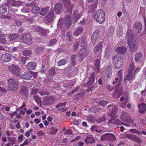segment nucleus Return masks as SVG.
<instances>
[{
    "label": "nucleus",
    "mask_w": 146,
    "mask_h": 146,
    "mask_svg": "<svg viewBox=\"0 0 146 146\" xmlns=\"http://www.w3.org/2000/svg\"><path fill=\"white\" fill-rule=\"evenodd\" d=\"M94 17L96 21L100 24L102 23L105 19L104 12L102 10H98L94 14Z\"/></svg>",
    "instance_id": "1"
},
{
    "label": "nucleus",
    "mask_w": 146,
    "mask_h": 146,
    "mask_svg": "<svg viewBox=\"0 0 146 146\" xmlns=\"http://www.w3.org/2000/svg\"><path fill=\"white\" fill-rule=\"evenodd\" d=\"M113 62L115 67L117 68H121L123 65V61L121 57L118 54L115 55L113 58Z\"/></svg>",
    "instance_id": "2"
},
{
    "label": "nucleus",
    "mask_w": 146,
    "mask_h": 146,
    "mask_svg": "<svg viewBox=\"0 0 146 146\" xmlns=\"http://www.w3.org/2000/svg\"><path fill=\"white\" fill-rule=\"evenodd\" d=\"M138 42V41L136 37H135V38H131V39H129L128 44L129 49L131 52H133L137 51Z\"/></svg>",
    "instance_id": "3"
},
{
    "label": "nucleus",
    "mask_w": 146,
    "mask_h": 146,
    "mask_svg": "<svg viewBox=\"0 0 146 146\" xmlns=\"http://www.w3.org/2000/svg\"><path fill=\"white\" fill-rule=\"evenodd\" d=\"M64 20L63 18H61L59 20L58 24V27L60 28L61 27L62 25H64L66 28H68L71 25V19L70 16L69 15H67L66 16L65 22L62 24V22Z\"/></svg>",
    "instance_id": "4"
},
{
    "label": "nucleus",
    "mask_w": 146,
    "mask_h": 146,
    "mask_svg": "<svg viewBox=\"0 0 146 146\" xmlns=\"http://www.w3.org/2000/svg\"><path fill=\"white\" fill-rule=\"evenodd\" d=\"M8 68L10 71L13 73L14 75L17 76H19L21 69L18 66L15 64H12L9 65Z\"/></svg>",
    "instance_id": "5"
},
{
    "label": "nucleus",
    "mask_w": 146,
    "mask_h": 146,
    "mask_svg": "<svg viewBox=\"0 0 146 146\" xmlns=\"http://www.w3.org/2000/svg\"><path fill=\"white\" fill-rule=\"evenodd\" d=\"M9 84L8 89L10 91H14L16 90L18 87V83L17 81L10 78L8 80Z\"/></svg>",
    "instance_id": "6"
},
{
    "label": "nucleus",
    "mask_w": 146,
    "mask_h": 146,
    "mask_svg": "<svg viewBox=\"0 0 146 146\" xmlns=\"http://www.w3.org/2000/svg\"><path fill=\"white\" fill-rule=\"evenodd\" d=\"M108 108L109 110V116L111 118L116 117L117 116L116 113L117 110V107L113 105H110L108 106Z\"/></svg>",
    "instance_id": "7"
},
{
    "label": "nucleus",
    "mask_w": 146,
    "mask_h": 146,
    "mask_svg": "<svg viewBox=\"0 0 146 146\" xmlns=\"http://www.w3.org/2000/svg\"><path fill=\"white\" fill-rule=\"evenodd\" d=\"M120 119L123 121L127 122L128 123H133L134 121L131 119V117L126 112H124L122 113Z\"/></svg>",
    "instance_id": "8"
},
{
    "label": "nucleus",
    "mask_w": 146,
    "mask_h": 146,
    "mask_svg": "<svg viewBox=\"0 0 146 146\" xmlns=\"http://www.w3.org/2000/svg\"><path fill=\"white\" fill-rule=\"evenodd\" d=\"M21 40L25 43L30 44L31 42V39L30 38V35L29 34H22L20 36Z\"/></svg>",
    "instance_id": "9"
},
{
    "label": "nucleus",
    "mask_w": 146,
    "mask_h": 146,
    "mask_svg": "<svg viewBox=\"0 0 146 146\" xmlns=\"http://www.w3.org/2000/svg\"><path fill=\"white\" fill-rule=\"evenodd\" d=\"M78 55L79 57V60L81 62L88 55V53L86 52V49L85 48H83L80 49L78 52Z\"/></svg>",
    "instance_id": "10"
},
{
    "label": "nucleus",
    "mask_w": 146,
    "mask_h": 146,
    "mask_svg": "<svg viewBox=\"0 0 146 146\" xmlns=\"http://www.w3.org/2000/svg\"><path fill=\"white\" fill-rule=\"evenodd\" d=\"M142 28V25L140 22H136L133 25V30L136 34L141 33Z\"/></svg>",
    "instance_id": "11"
},
{
    "label": "nucleus",
    "mask_w": 146,
    "mask_h": 146,
    "mask_svg": "<svg viewBox=\"0 0 146 146\" xmlns=\"http://www.w3.org/2000/svg\"><path fill=\"white\" fill-rule=\"evenodd\" d=\"M54 100L52 96L45 97L44 98L43 104L44 105H49L52 104Z\"/></svg>",
    "instance_id": "12"
},
{
    "label": "nucleus",
    "mask_w": 146,
    "mask_h": 146,
    "mask_svg": "<svg viewBox=\"0 0 146 146\" xmlns=\"http://www.w3.org/2000/svg\"><path fill=\"white\" fill-rule=\"evenodd\" d=\"M1 61L4 62H9L11 60V56L7 53L4 54L1 56Z\"/></svg>",
    "instance_id": "13"
},
{
    "label": "nucleus",
    "mask_w": 146,
    "mask_h": 146,
    "mask_svg": "<svg viewBox=\"0 0 146 146\" xmlns=\"http://www.w3.org/2000/svg\"><path fill=\"white\" fill-rule=\"evenodd\" d=\"M100 35V31L98 30H96L92 34L91 37L92 42L94 43L96 42L99 38Z\"/></svg>",
    "instance_id": "14"
},
{
    "label": "nucleus",
    "mask_w": 146,
    "mask_h": 146,
    "mask_svg": "<svg viewBox=\"0 0 146 146\" xmlns=\"http://www.w3.org/2000/svg\"><path fill=\"white\" fill-rule=\"evenodd\" d=\"M111 68L110 67H108L103 72L102 74L105 78H109L111 74Z\"/></svg>",
    "instance_id": "15"
},
{
    "label": "nucleus",
    "mask_w": 146,
    "mask_h": 146,
    "mask_svg": "<svg viewBox=\"0 0 146 146\" xmlns=\"http://www.w3.org/2000/svg\"><path fill=\"white\" fill-rule=\"evenodd\" d=\"M117 77L115 78V81L113 83V84H114L118 82V84H120V82L122 81V79L123 78L122 76V71L121 70H120L118 72V74L117 75Z\"/></svg>",
    "instance_id": "16"
},
{
    "label": "nucleus",
    "mask_w": 146,
    "mask_h": 146,
    "mask_svg": "<svg viewBox=\"0 0 146 146\" xmlns=\"http://www.w3.org/2000/svg\"><path fill=\"white\" fill-rule=\"evenodd\" d=\"M127 51V48L124 46H119L117 47L115 50V52L117 53L124 54Z\"/></svg>",
    "instance_id": "17"
},
{
    "label": "nucleus",
    "mask_w": 146,
    "mask_h": 146,
    "mask_svg": "<svg viewBox=\"0 0 146 146\" xmlns=\"http://www.w3.org/2000/svg\"><path fill=\"white\" fill-rule=\"evenodd\" d=\"M95 73L94 72H92L89 75L88 77L89 80L87 83V85L89 86L92 85L94 83V81L95 80L94 77Z\"/></svg>",
    "instance_id": "18"
},
{
    "label": "nucleus",
    "mask_w": 146,
    "mask_h": 146,
    "mask_svg": "<svg viewBox=\"0 0 146 146\" xmlns=\"http://www.w3.org/2000/svg\"><path fill=\"white\" fill-rule=\"evenodd\" d=\"M33 74L32 71H28L25 72L21 75V77L26 79H30L31 78Z\"/></svg>",
    "instance_id": "19"
},
{
    "label": "nucleus",
    "mask_w": 146,
    "mask_h": 146,
    "mask_svg": "<svg viewBox=\"0 0 146 146\" xmlns=\"http://www.w3.org/2000/svg\"><path fill=\"white\" fill-rule=\"evenodd\" d=\"M36 30L39 33V35L40 36H46L47 34V31L46 30L44 29L43 28L38 27L36 28Z\"/></svg>",
    "instance_id": "20"
},
{
    "label": "nucleus",
    "mask_w": 146,
    "mask_h": 146,
    "mask_svg": "<svg viewBox=\"0 0 146 146\" xmlns=\"http://www.w3.org/2000/svg\"><path fill=\"white\" fill-rule=\"evenodd\" d=\"M54 12L53 10H51L49 13L46 16V20L49 22L52 21L53 18Z\"/></svg>",
    "instance_id": "21"
},
{
    "label": "nucleus",
    "mask_w": 146,
    "mask_h": 146,
    "mask_svg": "<svg viewBox=\"0 0 146 146\" xmlns=\"http://www.w3.org/2000/svg\"><path fill=\"white\" fill-rule=\"evenodd\" d=\"M36 65L34 62H31L28 63L26 66V68L28 70H33L36 67Z\"/></svg>",
    "instance_id": "22"
},
{
    "label": "nucleus",
    "mask_w": 146,
    "mask_h": 146,
    "mask_svg": "<svg viewBox=\"0 0 146 146\" xmlns=\"http://www.w3.org/2000/svg\"><path fill=\"white\" fill-rule=\"evenodd\" d=\"M62 8V5L61 4L57 3L54 7V10L56 13L58 14L60 13L61 11Z\"/></svg>",
    "instance_id": "23"
},
{
    "label": "nucleus",
    "mask_w": 146,
    "mask_h": 146,
    "mask_svg": "<svg viewBox=\"0 0 146 146\" xmlns=\"http://www.w3.org/2000/svg\"><path fill=\"white\" fill-rule=\"evenodd\" d=\"M138 107L139 109V112L141 113H144L146 111V105L145 103H141L138 105Z\"/></svg>",
    "instance_id": "24"
},
{
    "label": "nucleus",
    "mask_w": 146,
    "mask_h": 146,
    "mask_svg": "<svg viewBox=\"0 0 146 146\" xmlns=\"http://www.w3.org/2000/svg\"><path fill=\"white\" fill-rule=\"evenodd\" d=\"M100 61L99 59H96L95 62V71L96 73H98L100 71V68L99 67V64Z\"/></svg>",
    "instance_id": "25"
},
{
    "label": "nucleus",
    "mask_w": 146,
    "mask_h": 146,
    "mask_svg": "<svg viewBox=\"0 0 146 146\" xmlns=\"http://www.w3.org/2000/svg\"><path fill=\"white\" fill-rule=\"evenodd\" d=\"M21 92L26 97L28 94L29 90L28 88L26 87L23 86L21 87Z\"/></svg>",
    "instance_id": "26"
},
{
    "label": "nucleus",
    "mask_w": 146,
    "mask_h": 146,
    "mask_svg": "<svg viewBox=\"0 0 146 146\" xmlns=\"http://www.w3.org/2000/svg\"><path fill=\"white\" fill-rule=\"evenodd\" d=\"M10 2H11V4L12 7L14 6L17 7H18L22 5V4L23 3V2L20 1H15L11 0Z\"/></svg>",
    "instance_id": "27"
},
{
    "label": "nucleus",
    "mask_w": 146,
    "mask_h": 146,
    "mask_svg": "<svg viewBox=\"0 0 146 146\" xmlns=\"http://www.w3.org/2000/svg\"><path fill=\"white\" fill-rule=\"evenodd\" d=\"M135 64L133 62H131L130 63L129 67V69L128 71V73H133L134 71V70L135 68Z\"/></svg>",
    "instance_id": "28"
},
{
    "label": "nucleus",
    "mask_w": 146,
    "mask_h": 146,
    "mask_svg": "<svg viewBox=\"0 0 146 146\" xmlns=\"http://www.w3.org/2000/svg\"><path fill=\"white\" fill-rule=\"evenodd\" d=\"M19 35L17 34H14L11 35L9 37L8 39L10 41H14L18 38Z\"/></svg>",
    "instance_id": "29"
},
{
    "label": "nucleus",
    "mask_w": 146,
    "mask_h": 146,
    "mask_svg": "<svg viewBox=\"0 0 146 146\" xmlns=\"http://www.w3.org/2000/svg\"><path fill=\"white\" fill-rule=\"evenodd\" d=\"M112 52V50L111 48H107L105 51L104 56L106 58L109 57Z\"/></svg>",
    "instance_id": "30"
},
{
    "label": "nucleus",
    "mask_w": 146,
    "mask_h": 146,
    "mask_svg": "<svg viewBox=\"0 0 146 146\" xmlns=\"http://www.w3.org/2000/svg\"><path fill=\"white\" fill-rule=\"evenodd\" d=\"M133 73H128L125 76L124 79L125 80H133V78L134 75L133 74Z\"/></svg>",
    "instance_id": "31"
},
{
    "label": "nucleus",
    "mask_w": 146,
    "mask_h": 146,
    "mask_svg": "<svg viewBox=\"0 0 146 146\" xmlns=\"http://www.w3.org/2000/svg\"><path fill=\"white\" fill-rule=\"evenodd\" d=\"M75 84V82L74 81L71 82L70 83H65L64 84V86L67 88H71L73 87Z\"/></svg>",
    "instance_id": "32"
},
{
    "label": "nucleus",
    "mask_w": 146,
    "mask_h": 146,
    "mask_svg": "<svg viewBox=\"0 0 146 146\" xmlns=\"http://www.w3.org/2000/svg\"><path fill=\"white\" fill-rule=\"evenodd\" d=\"M73 14L75 17V22H76L80 17V13H79L78 11L76 10L74 12Z\"/></svg>",
    "instance_id": "33"
},
{
    "label": "nucleus",
    "mask_w": 146,
    "mask_h": 146,
    "mask_svg": "<svg viewBox=\"0 0 146 146\" xmlns=\"http://www.w3.org/2000/svg\"><path fill=\"white\" fill-rule=\"evenodd\" d=\"M142 55L140 52L137 53L135 55V61H139L141 60Z\"/></svg>",
    "instance_id": "34"
},
{
    "label": "nucleus",
    "mask_w": 146,
    "mask_h": 146,
    "mask_svg": "<svg viewBox=\"0 0 146 146\" xmlns=\"http://www.w3.org/2000/svg\"><path fill=\"white\" fill-rule=\"evenodd\" d=\"M87 46L86 40L85 38H82L81 42V47L86 48Z\"/></svg>",
    "instance_id": "35"
},
{
    "label": "nucleus",
    "mask_w": 146,
    "mask_h": 146,
    "mask_svg": "<svg viewBox=\"0 0 146 146\" xmlns=\"http://www.w3.org/2000/svg\"><path fill=\"white\" fill-rule=\"evenodd\" d=\"M102 44L101 43L98 44L95 47L94 49V52L95 53L98 52L102 48Z\"/></svg>",
    "instance_id": "36"
},
{
    "label": "nucleus",
    "mask_w": 146,
    "mask_h": 146,
    "mask_svg": "<svg viewBox=\"0 0 146 146\" xmlns=\"http://www.w3.org/2000/svg\"><path fill=\"white\" fill-rule=\"evenodd\" d=\"M132 35V32L131 30L129 29L128 30L127 33L126 34V35L128 37L127 39L128 40L129 39H131V38H135V37L134 38L131 35Z\"/></svg>",
    "instance_id": "37"
},
{
    "label": "nucleus",
    "mask_w": 146,
    "mask_h": 146,
    "mask_svg": "<svg viewBox=\"0 0 146 146\" xmlns=\"http://www.w3.org/2000/svg\"><path fill=\"white\" fill-rule=\"evenodd\" d=\"M7 8L5 6H0V14H4L7 12Z\"/></svg>",
    "instance_id": "38"
},
{
    "label": "nucleus",
    "mask_w": 146,
    "mask_h": 146,
    "mask_svg": "<svg viewBox=\"0 0 146 146\" xmlns=\"http://www.w3.org/2000/svg\"><path fill=\"white\" fill-rule=\"evenodd\" d=\"M82 31L83 29L82 28L79 27L74 32V35L76 36H78L82 32Z\"/></svg>",
    "instance_id": "39"
},
{
    "label": "nucleus",
    "mask_w": 146,
    "mask_h": 146,
    "mask_svg": "<svg viewBox=\"0 0 146 146\" xmlns=\"http://www.w3.org/2000/svg\"><path fill=\"white\" fill-rule=\"evenodd\" d=\"M48 10V9L46 8H44L41 9V11L40 13V15L44 16L46 15Z\"/></svg>",
    "instance_id": "40"
},
{
    "label": "nucleus",
    "mask_w": 146,
    "mask_h": 146,
    "mask_svg": "<svg viewBox=\"0 0 146 146\" xmlns=\"http://www.w3.org/2000/svg\"><path fill=\"white\" fill-rule=\"evenodd\" d=\"M40 11L39 8L37 6L33 7L32 9V11L33 13L35 14L39 12Z\"/></svg>",
    "instance_id": "41"
},
{
    "label": "nucleus",
    "mask_w": 146,
    "mask_h": 146,
    "mask_svg": "<svg viewBox=\"0 0 146 146\" xmlns=\"http://www.w3.org/2000/svg\"><path fill=\"white\" fill-rule=\"evenodd\" d=\"M85 141L86 143H90L92 144L94 142V140L92 137H88L85 140Z\"/></svg>",
    "instance_id": "42"
},
{
    "label": "nucleus",
    "mask_w": 146,
    "mask_h": 146,
    "mask_svg": "<svg viewBox=\"0 0 146 146\" xmlns=\"http://www.w3.org/2000/svg\"><path fill=\"white\" fill-rule=\"evenodd\" d=\"M117 34L118 36H121L123 34V31L121 27H117L116 30Z\"/></svg>",
    "instance_id": "43"
},
{
    "label": "nucleus",
    "mask_w": 146,
    "mask_h": 146,
    "mask_svg": "<svg viewBox=\"0 0 146 146\" xmlns=\"http://www.w3.org/2000/svg\"><path fill=\"white\" fill-rule=\"evenodd\" d=\"M67 63V61L64 59H62L60 60L58 63V66H60L62 65H64Z\"/></svg>",
    "instance_id": "44"
},
{
    "label": "nucleus",
    "mask_w": 146,
    "mask_h": 146,
    "mask_svg": "<svg viewBox=\"0 0 146 146\" xmlns=\"http://www.w3.org/2000/svg\"><path fill=\"white\" fill-rule=\"evenodd\" d=\"M98 3L97 1L94 3V4H93L92 6L90 7V11L91 12L93 13L95 11L97 7Z\"/></svg>",
    "instance_id": "45"
},
{
    "label": "nucleus",
    "mask_w": 146,
    "mask_h": 146,
    "mask_svg": "<svg viewBox=\"0 0 146 146\" xmlns=\"http://www.w3.org/2000/svg\"><path fill=\"white\" fill-rule=\"evenodd\" d=\"M17 16H18V19L22 20H27L28 18L27 17L24 15H17Z\"/></svg>",
    "instance_id": "46"
},
{
    "label": "nucleus",
    "mask_w": 146,
    "mask_h": 146,
    "mask_svg": "<svg viewBox=\"0 0 146 146\" xmlns=\"http://www.w3.org/2000/svg\"><path fill=\"white\" fill-rule=\"evenodd\" d=\"M66 39L68 40H70L72 38V36L70 32H68L66 34Z\"/></svg>",
    "instance_id": "47"
},
{
    "label": "nucleus",
    "mask_w": 146,
    "mask_h": 146,
    "mask_svg": "<svg viewBox=\"0 0 146 146\" xmlns=\"http://www.w3.org/2000/svg\"><path fill=\"white\" fill-rule=\"evenodd\" d=\"M109 133H105L102 135L101 139L102 140H108Z\"/></svg>",
    "instance_id": "48"
},
{
    "label": "nucleus",
    "mask_w": 146,
    "mask_h": 146,
    "mask_svg": "<svg viewBox=\"0 0 146 146\" xmlns=\"http://www.w3.org/2000/svg\"><path fill=\"white\" fill-rule=\"evenodd\" d=\"M90 111L93 113H96L99 111V110L96 107H92L89 108Z\"/></svg>",
    "instance_id": "49"
},
{
    "label": "nucleus",
    "mask_w": 146,
    "mask_h": 146,
    "mask_svg": "<svg viewBox=\"0 0 146 146\" xmlns=\"http://www.w3.org/2000/svg\"><path fill=\"white\" fill-rule=\"evenodd\" d=\"M23 54L25 56H27L30 55L31 54V51L29 50H25L23 51Z\"/></svg>",
    "instance_id": "50"
},
{
    "label": "nucleus",
    "mask_w": 146,
    "mask_h": 146,
    "mask_svg": "<svg viewBox=\"0 0 146 146\" xmlns=\"http://www.w3.org/2000/svg\"><path fill=\"white\" fill-rule=\"evenodd\" d=\"M108 140L112 141L115 140L116 139L113 135L111 133H109Z\"/></svg>",
    "instance_id": "51"
},
{
    "label": "nucleus",
    "mask_w": 146,
    "mask_h": 146,
    "mask_svg": "<svg viewBox=\"0 0 146 146\" xmlns=\"http://www.w3.org/2000/svg\"><path fill=\"white\" fill-rule=\"evenodd\" d=\"M33 98L35 100L36 102L38 105L41 104V100L39 98L36 96H34Z\"/></svg>",
    "instance_id": "52"
},
{
    "label": "nucleus",
    "mask_w": 146,
    "mask_h": 146,
    "mask_svg": "<svg viewBox=\"0 0 146 146\" xmlns=\"http://www.w3.org/2000/svg\"><path fill=\"white\" fill-rule=\"evenodd\" d=\"M86 119L89 121L93 123L95 121V118L94 116H90L86 117Z\"/></svg>",
    "instance_id": "53"
},
{
    "label": "nucleus",
    "mask_w": 146,
    "mask_h": 146,
    "mask_svg": "<svg viewBox=\"0 0 146 146\" xmlns=\"http://www.w3.org/2000/svg\"><path fill=\"white\" fill-rule=\"evenodd\" d=\"M64 3L68 4L70 7H71V9H72L73 8L74 5L70 3V0H61Z\"/></svg>",
    "instance_id": "54"
},
{
    "label": "nucleus",
    "mask_w": 146,
    "mask_h": 146,
    "mask_svg": "<svg viewBox=\"0 0 146 146\" xmlns=\"http://www.w3.org/2000/svg\"><path fill=\"white\" fill-rule=\"evenodd\" d=\"M58 131V129L55 126L52 127L50 130V132L53 134H55Z\"/></svg>",
    "instance_id": "55"
},
{
    "label": "nucleus",
    "mask_w": 146,
    "mask_h": 146,
    "mask_svg": "<svg viewBox=\"0 0 146 146\" xmlns=\"http://www.w3.org/2000/svg\"><path fill=\"white\" fill-rule=\"evenodd\" d=\"M80 42L79 41H77L74 43L73 47L74 49L77 50L79 46Z\"/></svg>",
    "instance_id": "56"
},
{
    "label": "nucleus",
    "mask_w": 146,
    "mask_h": 146,
    "mask_svg": "<svg viewBox=\"0 0 146 146\" xmlns=\"http://www.w3.org/2000/svg\"><path fill=\"white\" fill-rule=\"evenodd\" d=\"M133 140L136 141L138 143H140L142 142V140L139 137L135 136Z\"/></svg>",
    "instance_id": "57"
},
{
    "label": "nucleus",
    "mask_w": 146,
    "mask_h": 146,
    "mask_svg": "<svg viewBox=\"0 0 146 146\" xmlns=\"http://www.w3.org/2000/svg\"><path fill=\"white\" fill-rule=\"evenodd\" d=\"M57 41V40L56 38H53L52 40H51L49 43V46L52 45L54 44H55Z\"/></svg>",
    "instance_id": "58"
},
{
    "label": "nucleus",
    "mask_w": 146,
    "mask_h": 146,
    "mask_svg": "<svg viewBox=\"0 0 146 146\" xmlns=\"http://www.w3.org/2000/svg\"><path fill=\"white\" fill-rule=\"evenodd\" d=\"M106 88L108 90L110 91H112L114 89V87L113 86L109 84L106 85Z\"/></svg>",
    "instance_id": "59"
},
{
    "label": "nucleus",
    "mask_w": 146,
    "mask_h": 146,
    "mask_svg": "<svg viewBox=\"0 0 146 146\" xmlns=\"http://www.w3.org/2000/svg\"><path fill=\"white\" fill-rule=\"evenodd\" d=\"M66 105V103L65 102H63L62 103H60L58 104V105H56L55 106L56 108H59L62 107L64 106H65Z\"/></svg>",
    "instance_id": "60"
},
{
    "label": "nucleus",
    "mask_w": 146,
    "mask_h": 146,
    "mask_svg": "<svg viewBox=\"0 0 146 146\" xmlns=\"http://www.w3.org/2000/svg\"><path fill=\"white\" fill-rule=\"evenodd\" d=\"M129 131L132 133H134L138 134H140L141 132L135 129H130Z\"/></svg>",
    "instance_id": "61"
},
{
    "label": "nucleus",
    "mask_w": 146,
    "mask_h": 146,
    "mask_svg": "<svg viewBox=\"0 0 146 146\" xmlns=\"http://www.w3.org/2000/svg\"><path fill=\"white\" fill-rule=\"evenodd\" d=\"M41 96L48 95L49 94L48 92L46 91H44L39 92Z\"/></svg>",
    "instance_id": "62"
},
{
    "label": "nucleus",
    "mask_w": 146,
    "mask_h": 146,
    "mask_svg": "<svg viewBox=\"0 0 146 146\" xmlns=\"http://www.w3.org/2000/svg\"><path fill=\"white\" fill-rule=\"evenodd\" d=\"M114 32V28L113 26H110L108 29V32L110 34H112Z\"/></svg>",
    "instance_id": "63"
},
{
    "label": "nucleus",
    "mask_w": 146,
    "mask_h": 146,
    "mask_svg": "<svg viewBox=\"0 0 146 146\" xmlns=\"http://www.w3.org/2000/svg\"><path fill=\"white\" fill-rule=\"evenodd\" d=\"M108 102L105 101V100H102V101L99 103V104L102 105V106L104 107H105V106L107 104Z\"/></svg>",
    "instance_id": "64"
}]
</instances>
